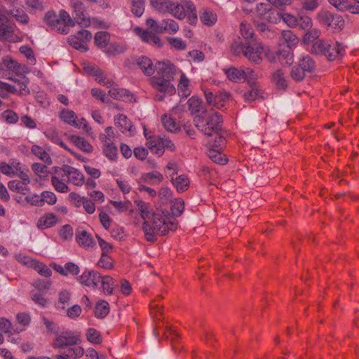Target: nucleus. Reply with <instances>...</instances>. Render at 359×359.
I'll return each mask as SVG.
<instances>
[{"label":"nucleus","mask_w":359,"mask_h":359,"mask_svg":"<svg viewBox=\"0 0 359 359\" xmlns=\"http://www.w3.org/2000/svg\"><path fill=\"white\" fill-rule=\"evenodd\" d=\"M176 67L170 62H158L156 66V74L150 78V83L153 88L158 93L156 97L159 101H163L165 95H171L175 93V87L172 83Z\"/></svg>","instance_id":"f257e3e1"},{"label":"nucleus","mask_w":359,"mask_h":359,"mask_svg":"<svg viewBox=\"0 0 359 359\" xmlns=\"http://www.w3.org/2000/svg\"><path fill=\"white\" fill-rule=\"evenodd\" d=\"M177 228V224L171 220L168 215L162 212H154L150 219L144 221L142 230L147 241L154 243L156 241V235H165L169 231Z\"/></svg>","instance_id":"f03ea898"},{"label":"nucleus","mask_w":359,"mask_h":359,"mask_svg":"<svg viewBox=\"0 0 359 359\" xmlns=\"http://www.w3.org/2000/svg\"><path fill=\"white\" fill-rule=\"evenodd\" d=\"M223 119L221 115L214 111H203L194 118L195 126L207 136L217 135L221 130Z\"/></svg>","instance_id":"7ed1b4c3"},{"label":"nucleus","mask_w":359,"mask_h":359,"mask_svg":"<svg viewBox=\"0 0 359 359\" xmlns=\"http://www.w3.org/2000/svg\"><path fill=\"white\" fill-rule=\"evenodd\" d=\"M311 53L324 56L330 61L341 59L344 55L345 50L339 43H332L323 39L316 41L311 49Z\"/></svg>","instance_id":"20e7f679"},{"label":"nucleus","mask_w":359,"mask_h":359,"mask_svg":"<svg viewBox=\"0 0 359 359\" xmlns=\"http://www.w3.org/2000/svg\"><path fill=\"white\" fill-rule=\"evenodd\" d=\"M44 21L52 29H55L61 34H67L69 27L74 26L75 23L69 13L61 11L59 15L54 11H48L44 16Z\"/></svg>","instance_id":"39448f33"},{"label":"nucleus","mask_w":359,"mask_h":359,"mask_svg":"<svg viewBox=\"0 0 359 359\" xmlns=\"http://www.w3.org/2000/svg\"><path fill=\"white\" fill-rule=\"evenodd\" d=\"M146 25L151 32L144 30L137 27L134 29L135 33L142 39V41L151 43L158 47L161 46L162 44L161 41L155 34H162L161 27V22L158 23L153 18H148L146 20Z\"/></svg>","instance_id":"423d86ee"},{"label":"nucleus","mask_w":359,"mask_h":359,"mask_svg":"<svg viewBox=\"0 0 359 359\" xmlns=\"http://www.w3.org/2000/svg\"><path fill=\"white\" fill-rule=\"evenodd\" d=\"M169 13L175 18L182 20L187 15L190 24L194 25L197 22V14L194 4L190 1H183L181 4L172 1Z\"/></svg>","instance_id":"0eeeda50"},{"label":"nucleus","mask_w":359,"mask_h":359,"mask_svg":"<svg viewBox=\"0 0 359 359\" xmlns=\"http://www.w3.org/2000/svg\"><path fill=\"white\" fill-rule=\"evenodd\" d=\"M57 337L53 341L52 346L54 348H65L78 344L80 341V335L70 330H65L57 334Z\"/></svg>","instance_id":"6e6552de"},{"label":"nucleus","mask_w":359,"mask_h":359,"mask_svg":"<svg viewBox=\"0 0 359 359\" xmlns=\"http://www.w3.org/2000/svg\"><path fill=\"white\" fill-rule=\"evenodd\" d=\"M264 53V46L259 42L245 43L244 57L251 62L260 64L263 60Z\"/></svg>","instance_id":"1a4fd4ad"},{"label":"nucleus","mask_w":359,"mask_h":359,"mask_svg":"<svg viewBox=\"0 0 359 359\" xmlns=\"http://www.w3.org/2000/svg\"><path fill=\"white\" fill-rule=\"evenodd\" d=\"M91 39L92 34L89 31L81 29L75 35L69 36L68 41L74 48L86 52L88 50L87 42Z\"/></svg>","instance_id":"9d476101"},{"label":"nucleus","mask_w":359,"mask_h":359,"mask_svg":"<svg viewBox=\"0 0 359 359\" xmlns=\"http://www.w3.org/2000/svg\"><path fill=\"white\" fill-rule=\"evenodd\" d=\"M175 165L173 163H169L165 168V173L169 175L171 178V181L173 185L175 187L178 192H183L187 190L190 184L189 178L184 175H181L177 177L175 179L173 178L172 175L176 173Z\"/></svg>","instance_id":"9b49d317"},{"label":"nucleus","mask_w":359,"mask_h":359,"mask_svg":"<svg viewBox=\"0 0 359 359\" xmlns=\"http://www.w3.org/2000/svg\"><path fill=\"white\" fill-rule=\"evenodd\" d=\"M60 169L69 183L77 187H81L84 184L85 177L78 169L67 165H64Z\"/></svg>","instance_id":"f8f14e48"},{"label":"nucleus","mask_w":359,"mask_h":359,"mask_svg":"<svg viewBox=\"0 0 359 359\" xmlns=\"http://www.w3.org/2000/svg\"><path fill=\"white\" fill-rule=\"evenodd\" d=\"M101 276L100 273L94 270H86L79 278L81 284L87 287L96 288L100 281Z\"/></svg>","instance_id":"ddd939ff"},{"label":"nucleus","mask_w":359,"mask_h":359,"mask_svg":"<svg viewBox=\"0 0 359 359\" xmlns=\"http://www.w3.org/2000/svg\"><path fill=\"white\" fill-rule=\"evenodd\" d=\"M51 182L57 192L67 193L69 191L67 178H65L60 168L56 170L55 175L51 177Z\"/></svg>","instance_id":"4468645a"},{"label":"nucleus","mask_w":359,"mask_h":359,"mask_svg":"<svg viewBox=\"0 0 359 359\" xmlns=\"http://www.w3.org/2000/svg\"><path fill=\"white\" fill-rule=\"evenodd\" d=\"M144 133L147 140L146 145L148 149L154 154L158 156L162 155L163 154V145H161V137L149 135L145 129Z\"/></svg>","instance_id":"2eb2a0df"},{"label":"nucleus","mask_w":359,"mask_h":359,"mask_svg":"<svg viewBox=\"0 0 359 359\" xmlns=\"http://www.w3.org/2000/svg\"><path fill=\"white\" fill-rule=\"evenodd\" d=\"M14 27L5 22L4 17L0 14V39L8 41H15Z\"/></svg>","instance_id":"dca6fc26"},{"label":"nucleus","mask_w":359,"mask_h":359,"mask_svg":"<svg viewBox=\"0 0 359 359\" xmlns=\"http://www.w3.org/2000/svg\"><path fill=\"white\" fill-rule=\"evenodd\" d=\"M278 60L282 65H291L293 62V53L292 48L288 45L282 46L276 52Z\"/></svg>","instance_id":"f3484780"},{"label":"nucleus","mask_w":359,"mask_h":359,"mask_svg":"<svg viewBox=\"0 0 359 359\" xmlns=\"http://www.w3.org/2000/svg\"><path fill=\"white\" fill-rule=\"evenodd\" d=\"M136 64L146 76H150L155 72L151 60L147 57L142 56L137 58Z\"/></svg>","instance_id":"a211bd4d"},{"label":"nucleus","mask_w":359,"mask_h":359,"mask_svg":"<svg viewBox=\"0 0 359 359\" xmlns=\"http://www.w3.org/2000/svg\"><path fill=\"white\" fill-rule=\"evenodd\" d=\"M109 95L116 100L131 102L133 95L126 89L113 87L109 90Z\"/></svg>","instance_id":"6ab92c4d"},{"label":"nucleus","mask_w":359,"mask_h":359,"mask_svg":"<svg viewBox=\"0 0 359 359\" xmlns=\"http://www.w3.org/2000/svg\"><path fill=\"white\" fill-rule=\"evenodd\" d=\"M45 136L53 142L60 145L62 148L65 149L69 152H71V149L66 145L65 143L60 139L57 130L54 128H47L44 131Z\"/></svg>","instance_id":"aec40b11"},{"label":"nucleus","mask_w":359,"mask_h":359,"mask_svg":"<svg viewBox=\"0 0 359 359\" xmlns=\"http://www.w3.org/2000/svg\"><path fill=\"white\" fill-rule=\"evenodd\" d=\"M76 240L79 245L84 248L92 247L95 243L92 236L84 230L76 231Z\"/></svg>","instance_id":"412c9836"},{"label":"nucleus","mask_w":359,"mask_h":359,"mask_svg":"<svg viewBox=\"0 0 359 359\" xmlns=\"http://www.w3.org/2000/svg\"><path fill=\"white\" fill-rule=\"evenodd\" d=\"M135 204L144 221L149 220L151 218L153 214L152 208L149 203L142 200H136L135 201Z\"/></svg>","instance_id":"4be33fe9"},{"label":"nucleus","mask_w":359,"mask_h":359,"mask_svg":"<svg viewBox=\"0 0 359 359\" xmlns=\"http://www.w3.org/2000/svg\"><path fill=\"white\" fill-rule=\"evenodd\" d=\"M57 222V217L53 213L48 212L39 218L37 222V226L39 229H44L54 226Z\"/></svg>","instance_id":"5701e85b"},{"label":"nucleus","mask_w":359,"mask_h":359,"mask_svg":"<svg viewBox=\"0 0 359 359\" xmlns=\"http://www.w3.org/2000/svg\"><path fill=\"white\" fill-rule=\"evenodd\" d=\"M224 73L226 77L232 82L236 83L243 81V67L241 68L231 67L224 69Z\"/></svg>","instance_id":"b1692460"},{"label":"nucleus","mask_w":359,"mask_h":359,"mask_svg":"<svg viewBox=\"0 0 359 359\" xmlns=\"http://www.w3.org/2000/svg\"><path fill=\"white\" fill-rule=\"evenodd\" d=\"M114 121L115 124L121 128L123 133L133 131V126L126 116L118 114L116 116Z\"/></svg>","instance_id":"393cba45"},{"label":"nucleus","mask_w":359,"mask_h":359,"mask_svg":"<svg viewBox=\"0 0 359 359\" xmlns=\"http://www.w3.org/2000/svg\"><path fill=\"white\" fill-rule=\"evenodd\" d=\"M200 20L206 26H212L217 20L216 13L209 9H203L200 12Z\"/></svg>","instance_id":"a878e982"},{"label":"nucleus","mask_w":359,"mask_h":359,"mask_svg":"<svg viewBox=\"0 0 359 359\" xmlns=\"http://www.w3.org/2000/svg\"><path fill=\"white\" fill-rule=\"evenodd\" d=\"M69 140L76 147L86 153H91L93 150V146L81 137L71 135Z\"/></svg>","instance_id":"bb28decb"},{"label":"nucleus","mask_w":359,"mask_h":359,"mask_svg":"<svg viewBox=\"0 0 359 359\" xmlns=\"http://www.w3.org/2000/svg\"><path fill=\"white\" fill-rule=\"evenodd\" d=\"M272 80L278 88L283 90L287 88V81L286 79V74L282 69H277L274 72L272 76Z\"/></svg>","instance_id":"cd10ccee"},{"label":"nucleus","mask_w":359,"mask_h":359,"mask_svg":"<svg viewBox=\"0 0 359 359\" xmlns=\"http://www.w3.org/2000/svg\"><path fill=\"white\" fill-rule=\"evenodd\" d=\"M189 79L187 77V76L182 73L180 76V79L178 84V91L181 96L184 97H187L190 93V83Z\"/></svg>","instance_id":"c85d7f7f"},{"label":"nucleus","mask_w":359,"mask_h":359,"mask_svg":"<svg viewBox=\"0 0 359 359\" xmlns=\"http://www.w3.org/2000/svg\"><path fill=\"white\" fill-rule=\"evenodd\" d=\"M161 30L163 33L169 34H175L179 30L178 24L172 19H164L161 21Z\"/></svg>","instance_id":"c756f323"},{"label":"nucleus","mask_w":359,"mask_h":359,"mask_svg":"<svg viewBox=\"0 0 359 359\" xmlns=\"http://www.w3.org/2000/svg\"><path fill=\"white\" fill-rule=\"evenodd\" d=\"M151 6L160 13H169L172 1L170 0H150Z\"/></svg>","instance_id":"7c9ffc66"},{"label":"nucleus","mask_w":359,"mask_h":359,"mask_svg":"<svg viewBox=\"0 0 359 359\" xmlns=\"http://www.w3.org/2000/svg\"><path fill=\"white\" fill-rule=\"evenodd\" d=\"M8 189L14 192L25 195L30 191L29 186L22 184L19 180H11L8 184Z\"/></svg>","instance_id":"2f4dec72"},{"label":"nucleus","mask_w":359,"mask_h":359,"mask_svg":"<svg viewBox=\"0 0 359 359\" xmlns=\"http://www.w3.org/2000/svg\"><path fill=\"white\" fill-rule=\"evenodd\" d=\"M299 66L301 67L306 73H311L313 72L316 67V62L309 55H303L299 61Z\"/></svg>","instance_id":"473e14b6"},{"label":"nucleus","mask_w":359,"mask_h":359,"mask_svg":"<svg viewBox=\"0 0 359 359\" xmlns=\"http://www.w3.org/2000/svg\"><path fill=\"white\" fill-rule=\"evenodd\" d=\"M94 39L97 47L106 49L110 40V36L107 32H98L95 34Z\"/></svg>","instance_id":"72a5a7b5"},{"label":"nucleus","mask_w":359,"mask_h":359,"mask_svg":"<svg viewBox=\"0 0 359 359\" xmlns=\"http://www.w3.org/2000/svg\"><path fill=\"white\" fill-rule=\"evenodd\" d=\"M60 118L66 123L72 126H77V116L76 114L69 109H63L60 114Z\"/></svg>","instance_id":"f704fd0d"},{"label":"nucleus","mask_w":359,"mask_h":359,"mask_svg":"<svg viewBox=\"0 0 359 359\" xmlns=\"http://www.w3.org/2000/svg\"><path fill=\"white\" fill-rule=\"evenodd\" d=\"M163 180V175L158 171L144 173L142 176V180L145 182L151 183V184H158L161 182Z\"/></svg>","instance_id":"c9c22d12"},{"label":"nucleus","mask_w":359,"mask_h":359,"mask_svg":"<svg viewBox=\"0 0 359 359\" xmlns=\"http://www.w3.org/2000/svg\"><path fill=\"white\" fill-rule=\"evenodd\" d=\"M31 152L44 163L48 164L52 163L49 154L41 147L33 145L31 148Z\"/></svg>","instance_id":"e433bc0d"},{"label":"nucleus","mask_w":359,"mask_h":359,"mask_svg":"<svg viewBox=\"0 0 359 359\" xmlns=\"http://www.w3.org/2000/svg\"><path fill=\"white\" fill-rule=\"evenodd\" d=\"M30 297L32 300L41 307H47L49 304V300L44 297L43 292L32 290Z\"/></svg>","instance_id":"4c0bfd02"},{"label":"nucleus","mask_w":359,"mask_h":359,"mask_svg":"<svg viewBox=\"0 0 359 359\" xmlns=\"http://www.w3.org/2000/svg\"><path fill=\"white\" fill-rule=\"evenodd\" d=\"M109 311V305L104 300H100L95 308V316L102 318L105 317Z\"/></svg>","instance_id":"58836bf2"},{"label":"nucleus","mask_w":359,"mask_h":359,"mask_svg":"<svg viewBox=\"0 0 359 359\" xmlns=\"http://www.w3.org/2000/svg\"><path fill=\"white\" fill-rule=\"evenodd\" d=\"M161 122L164 128L168 131L174 133L179 130V125L170 116L167 114L163 115L161 117Z\"/></svg>","instance_id":"ea45409f"},{"label":"nucleus","mask_w":359,"mask_h":359,"mask_svg":"<svg viewBox=\"0 0 359 359\" xmlns=\"http://www.w3.org/2000/svg\"><path fill=\"white\" fill-rule=\"evenodd\" d=\"M100 280L103 292L107 294H112L114 286L116 285L114 278L109 276H105L103 277L101 276Z\"/></svg>","instance_id":"a19ab883"},{"label":"nucleus","mask_w":359,"mask_h":359,"mask_svg":"<svg viewBox=\"0 0 359 359\" xmlns=\"http://www.w3.org/2000/svg\"><path fill=\"white\" fill-rule=\"evenodd\" d=\"M18 92L21 95H27L29 94V89L27 88L29 79L25 76H20V79H14Z\"/></svg>","instance_id":"79ce46f5"},{"label":"nucleus","mask_w":359,"mask_h":359,"mask_svg":"<svg viewBox=\"0 0 359 359\" xmlns=\"http://www.w3.org/2000/svg\"><path fill=\"white\" fill-rule=\"evenodd\" d=\"M102 151L104 155L110 161H116L117 158V147L114 142L102 145Z\"/></svg>","instance_id":"37998d69"},{"label":"nucleus","mask_w":359,"mask_h":359,"mask_svg":"<svg viewBox=\"0 0 359 359\" xmlns=\"http://www.w3.org/2000/svg\"><path fill=\"white\" fill-rule=\"evenodd\" d=\"M31 268L34 269L39 274L43 277L48 278L52 276L51 269L36 259H35Z\"/></svg>","instance_id":"c03bdc74"},{"label":"nucleus","mask_w":359,"mask_h":359,"mask_svg":"<svg viewBox=\"0 0 359 359\" xmlns=\"http://www.w3.org/2000/svg\"><path fill=\"white\" fill-rule=\"evenodd\" d=\"M130 11L136 17L142 15L144 11V0H130Z\"/></svg>","instance_id":"a18cd8bd"},{"label":"nucleus","mask_w":359,"mask_h":359,"mask_svg":"<svg viewBox=\"0 0 359 359\" xmlns=\"http://www.w3.org/2000/svg\"><path fill=\"white\" fill-rule=\"evenodd\" d=\"M115 138V133L112 127H107L104 130V133L100 134L99 140L102 144L105 145L114 142Z\"/></svg>","instance_id":"49530a36"},{"label":"nucleus","mask_w":359,"mask_h":359,"mask_svg":"<svg viewBox=\"0 0 359 359\" xmlns=\"http://www.w3.org/2000/svg\"><path fill=\"white\" fill-rule=\"evenodd\" d=\"M250 90L243 95L245 102H252L255 100L259 96V89L256 83H250Z\"/></svg>","instance_id":"de8ad7c7"},{"label":"nucleus","mask_w":359,"mask_h":359,"mask_svg":"<svg viewBox=\"0 0 359 359\" xmlns=\"http://www.w3.org/2000/svg\"><path fill=\"white\" fill-rule=\"evenodd\" d=\"M71 299V293L67 290L60 291L58 294V302L57 308L64 309L69 304Z\"/></svg>","instance_id":"09e8293b"},{"label":"nucleus","mask_w":359,"mask_h":359,"mask_svg":"<svg viewBox=\"0 0 359 359\" xmlns=\"http://www.w3.org/2000/svg\"><path fill=\"white\" fill-rule=\"evenodd\" d=\"M32 170L34 172V174L41 180H45L48 177V168L46 165L42 163H33L32 165Z\"/></svg>","instance_id":"8fccbe9b"},{"label":"nucleus","mask_w":359,"mask_h":359,"mask_svg":"<svg viewBox=\"0 0 359 359\" xmlns=\"http://www.w3.org/2000/svg\"><path fill=\"white\" fill-rule=\"evenodd\" d=\"M86 339L87 340L93 344H99L102 342V337L100 332L95 328H88L86 331Z\"/></svg>","instance_id":"3c124183"},{"label":"nucleus","mask_w":359,"mask_h":359,"mask_svg":"<svg viewBox=\"0 0 359 359\" xmlns=\"http://www.w3.org/2000/svg\"><path fill=\"white\" fill-rule=\"evenodd\" d=\"M208 157L215 163L224 165L227 163L226 156L215 150H210L208 153Z\"/></svg>","instance_id":"603ef678"},{"label":"nucleus","mask_w":359,"mask_h":359,"mask_svg":"<svg viewBox=\"0 0 359 359\" xmlns=\"http://www.w3.org/2000/svg\"><path fill=\"white\" fill-rule=\"evenodd\" d=\"M333 14L327 11H321L317 15L318 20L327 26H332L333 22Z\"/></svg>","instance_id":"864d4df0"},{"label":"nucleus","mask_w":359,"mask_h":359,"mask_svg":"<svg viewBox=\"0 0 359 359\" xmlns=\"http://www.w3.org/2000/svg\"><path fill=\"white\" fill-rule=\"evenodd\" d=\"M245 48V44H243L240 41L239 37H238L237 40H235L230 46L231 53L236 56L244 55Z\"/></svg>","instance_id":"5fc2aeb1"},{"label":"nucleus","mask_w":359,"mask_h":359,"mask_svg":"<svg viewBox=\"0 0 359 359\" xmlns=\"http://www.w3.org/2000/svg\"><path fill=\"white\" fill-rule=\"evenodd\" d=\"M19 165H20V163H17L15 165H8L2 162L0 163V171L8 177H13L16 172L15 168H18Z\"/></svg>","instance_id":"6e6d98bb"},{"label":"nucleus","mask_w":359,"mask_h":359,"mask_svg":"<svg viewBox=\"0 0 359 359\" xmlns=\"http://www.w3.org/2000/svg\"><path fill=\"white\" fill-rule=\"evenodd\" d=\"M8 14L12 15L20 22L27 23L29 21L28 15L25 13L24 11L20 8H13L8 12Z\"/></svg>","instance_id":"4d7b16f0"},{"label":"nucleus","mask_w":359,"mask_h":359,"mask_svg":"<svg viewBox=\"0 0 359 359\" xmlns=\"http://www.w3.org/2000/svg\"><path fill=\"white\" fill-rule=\"evenodd\" d=\"M116 183L120 191L123 194L126 195L130 192L132 187L130 181L126 178L119 177L116 179Z\"/></svg>","instance_id":"13d9d810"},{"label":"nucleus","mask_w":359,"mask_h":359,"mask_svg":"<svg viewBox=\"0 0 359 359\" xmlns=\"http://www.w3.org/2000/svg\"><path fill=\"white\" fill-rule=\"evenodd\" d=\"M186 104L191 114L198 113L201 108V100L197 97H191Z\"/></svg>","instance_id":"bf43d9fd"},{"label":"nucleus","mask_w":359,"mask_h":359,"mask_svg":"<svg viewBox=\"0 0 359 359\" xmlns=\"http://www.w3.org/2000/svg\"><path fill=\"white\" fill-rule=\"evenodd\" d=\"M74 18L77 24L81 27H86L90 25L91 21L90 17L85 10L82 11L81 13H78L76 15H75Z\"/></svg>","instance_id":"052dcab7"},{"label":"nucleus","mask_w":359,"mask_h":359,"mask_svg":"<svg viewBox=\"0 0 359 359\" xmlns=\"http://www.w3.org/2000/svg\"><path fill=\"white\" fill-rule=\"evenodd\" d=\"M240 32L245 39H252L254 35V31L252 26L245 22H242L241 23Z\"/></svg>","instance_id":"680f3d73"},{"label":"nucleus","mask_w":359,"mask_h":359,"mask_svg":"<svg viewBox=\"0 0 359 359\" xmlns=\"http://www.w3.org/2000/svg\"><path fill=\"white\" fill-rule=\"evenodd\" d=\"M16 320L18 323L22 326L23 327L20 329V331H23L26 329L27 327L29 326L30 321H31V317L29 313H19L16 316Z\"/></svg>","instance_id":"e2e57ef3"},{"label":"nucleus","mask_w":359,"mask_h":359,"mask_svg":"<svg viewBox=\"0 0 359 359\" xmlns=\"http://www.w3.org/2000/svg\"><path fill=\"white\" fill-rule=\"evenodd\" d=\"M184 203L182 199H175L171 205V211L173 215L180 216L184 211Z\"/></svg>","instance_id":"0e129e2a"},{"label":"nucleus","mask_w":359,"mask_h":359,"mask_svg":"<svg viewBox=\"0 0 359 359\" xmlns=\"http://www.w3.org/2000/svg\"><path fill=\"white\" fill-rule=\"evenodd\" d=\"M125 47L118 43H110L104 50L108 55H116L124 52Z\"/></svg>","instance_id":"69168bd1"},{"label":"nucleus","mask_w":359,"mask_h":359,"mask_svg":"<svg viewBox=\"0 0 359 359\" xmlns=\"http://www.w3.org/2000/svg\"><path fill=\"white\" fill-rule=\"evenodd\" d=\"M59 236L63 241L71 240L73 236V228L69 224L62 226L59 230Z\"/></svg>","instance_id":"338daca9"},{"label":"nucleus","mask_w":359,"mask_h":359,"mask_svg":"<svg viewBox=\"0 0 359 359\" xmlns=\"http://www.w3.org/2000/svg\"><path fill=\"white\" fill-rule=\"evenodd\" d=\"M306 72L299 65L292 68L290 75L296 81H302L306 76Z\"/></svg>","instance_id":"774afa93"}]
</instances>
